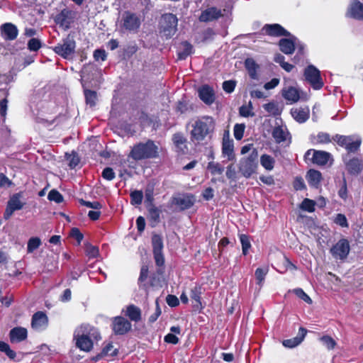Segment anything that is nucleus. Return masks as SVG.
I'll list each match as a JSON object with an SVG mask.
<instances>
[{
	"instance_id": "1",
	"label": "nucleus",
	"mask_w": 363,
	"mask_h": 363,
	"mask_svg": "<svg viewBox=\"0 0 363 363\" xmlns=\"http://www.w3.org/2000/svg\"><path fill=\"white\" fill-rule=\"evenodd\" d=\"M215 129V121L211 116H203L198 118L192 124L190 132L191 140L194 142L203 141L208 135L213 133Z\"/></svg>"
},
{
	"instance_id": "2",
	"label": "nucleus",
	"mask_w": 363,
	"mask_h": 363,
	"mask_svg": "<svg viewBox=\"0 0 363 363\" xmlns=\"http://www.w3.org/2000/svg\"><path fill=\"white\" fill-rule=\"evenodd\" d=\"M129 156L134 160L155 158L158 156V147L151 140L139 143L133 147Z\"/></svg>"
},
{
	"instance_id": "3",
	"label": "nucleus",
	"mask_w": 363,
	"mask_h": 363,
	"mask_svg": "<svg viewBox=\"0 0 363 363\" xmlns=\"http://www.w3.org/2000/svg\"><path fill=\"white\" fill-rule=\"evenodd\" d=\"M258 152L256 149H253L251 153L242 158L239 163V171L245 178L250 177L257 168Z\"/></svg>"
},
{
	"instance_id": "4",
	"label": "nucleus",
	"mask_w": 363,
	"mask_h": 363,
	"mask_svg": "<svg viewBox=\"0 0 363 363\" xmlns=\"http://www.w3.org/2000/svg\"><path fill=\"white\" fill-rule=\"evenodd\" d=\"M178 19L172 13H165L162 15L160 20V33L166 38H172L177 32Z\"/></svg>"
},
{
	"instance_id": "5",
	"label": "nucleus",
	"mask_w": 363,
	"mask_h": 363,
	"mask_svg": "<svg viewBox=\"0 0 363 363\" xmlns=\"http://www.w3.org/2000/svg\"><path fill=\"white\" fill-rule=\"evenodd\" d=\"M333 140L342 147H344L349 152L357 151L361 145V140L355 135H336Z\"/></svg>"
},
{
	"instance_id": "6",
	"label": "nucleus",
	"mask_w": 363,
	"mask_h": 363,
	"mask_svg": "<svg viewBox=\"0 0 363 363\" xmlns=\"http://www.w3.org/2000/svg\"><path fill=\"white\" fill-rule=\"evenodd\" d=\"M76 48L75 41L71 38H67L62 40L61 43L57 44L53 50L57 55L65 59L72 57Z\"/></svg>"
},
{
	"instance_id": "7",
	"label": "nucleus",
	"mask_w": 363,
	"mask_h": 363,
	"mask_svg": "<svg viewBox=\"0 0 363 363\" xmlns=\"http://www.w3.org/2000/svg\"><path fill=\"white\" fill-rule=\"evenodd\" d=\"M350 251L349 241L345 238L340 239L330 250V252L335 259H345Z\"/></svg>"
},
{
	"instance_id": "8",
	"label": "nucleus",
	"mask_w": 363,
	"mask_h": 363,
	"mask_svg": "<svg viewBox=\"0 0 363 363\" xmlns=\"http://www.w3.org/2000/svg\"><path fill=\"white\" fill-rule=\"evenodd\" d=\"M306 80L314 89H320L323 86L320 71L313 65L308 66L304 71Z\"/></svg>"
},
{
	"instance_id": "9",
	"label": "nucleus",
	"mask_w": 363,
	"mask_h": 363,
	"mask_svg": "<svg viewBox=\"0 0 363 363\" xmlns=\"http://www.w3.org/2000/svg\"><path fill=\"white\" fill-rule=\"evenodd\" d=\"M122 27L129 32H137L141 24L140 17L133 13L127 11L123 15Z\"/></svg>"
},
{
	"instance_id": "10",
	"label": "nucleus",
	"mask_w": 363,
	"mask_h": 363,
	"mask_svg": "<svg viewBox=\"0 0 363 363\" xmlns=\"http://www.w3.org/2000/svg\"><path fill=\"white\" fill-rule=\"evenodd\" d=\"M26 203L21 200V194L17 193L13 194L9 199L7 206L4 213L5 220H9L16 211L21 210L25 206Z\"/></svg>"
},
{
	"instance_id": "11",
	"label": "nucleus",
	"mask_w": 363,
	"mask_h": 363,
	"mask_svg": "<svg viewBox=\"0 0 363 363\" xmlns=\"http://www.w3.org/2000/svg\"><path fill=\"white\" fill-rule=\"evenodd\" d=\"M111 328L116 335H125L132 328L129 320L122 316H116L112 318Z\"/></svg>"
},
{
	"instance_id": "12",
	"label": "nucleus",
	"mask_w": 363,
	"mask_h": 363,
	"mask_svg": "<svg viewBox=\"0 0 363 363\" xmlns=\"http://www.w3.org/2000/svg\"><path fill=\"white\" fill-rule=\"evenodd\" d=\"M272 137L277 143L291 142L290 133L284 125L275 126L272 131Z\"/></svg>"
},
{
	"instance_id": "13",
	"label": "nucleus",
	"mask_w": 363,
	"mask_h": 363,
	"mask_svg": "<svg viewBox=\"0 0 363 363\" xmlns=\"http://www.w3.org/2000/svg\"><path fill=\"white\" fill-rule=\"evenodd\" d=\"M74 340L76 342V346L81 350L84 352H89L93 348V342L89 337H86L84 333L74 331Z\"/></svg>"
},
{
	"instance_id": "14",
	"label": "nucleus",
	"mask_w": 363,
	"mask_h": 363,
	"mask_svg": "<svg viewBox=\"0 0 363 363\" xmlns=\"http://www.w3.org/2000/svg\"><path fill=\"white\" fill-rule=\"evenodd\" d=\"M311 152H313L312 161L318 165H325L331 157L329 152L322 150H308L306 155H309Z\"/></svg>"
},
{
	"instance_id": "15",
	"label": "nucleus",
	"mask_w": 363,
	"mask_h": 363,
	"mask_svg": "<svg viewBox=\"0 0 363 363\" xmlns=\"http://www.w3.org/2000/svg\"><path fill=\"white\" fill-rule=\"evenodd\" d=\"M72 20V12L68 9L62 10L55 17V22L60 27L67 29Z\"/></svg>"
},
{
	"instance_id": "16",
	"label": "nucleus",
	"mask_w": 363,
	"mask_h": 363,
	"mask_svg": "<svg viewBox=\"0 0 363 363\" xmlns=\"http://www.w3.org/2000/svg\"><path fill=\"white\" fill-rule=\"evenodd\" d=\"M75 331L79 332V333H84L86 337H89L91 339L92 342L94 340H98L101 339V335L99 330L89 325V324H82L79 327H78Z\"/></svg>"
},
{
	"instance_id": "17",
	"label": "nucleus",
	"mask_w": 363,
	"mask_h": 363,
	"mask_svg": "<svg viewBox=\"0 0 363 363\" xmlns=\"http://www.w3.org/2000/svg\"><path fill=\"white\" fill-rule=\"evenodd\" d=\"M282 96L290 104L296 103L301 99L300 91L294 86H287L282 89Z\"/></svg>"
},
{
	"instance_id": "18",
	"label": "nucleus",
	"mask_w": 363,
	"mask_h": 363,
	"mask_svg": "<svg viewBox=\"0 0 363 363\" xmlns=\"http://www.w3.org/2000/svg\"><path fill=\"white\" fill-rule=\"evenodd\" d=\"M347 16L363 21V4L357 0L352 1L347 10Z\"/></svg>"
},
{
	"instance_id": "19",
	"label": "nucleus",
	"mask_w": 363,
	"mask_h": 363,
	"mask_svg": "<svg viewBox=\"0 0 363 363\" xmlns=\"http://www.w3.org/2000/svg\"><path fill=\"white\" fill-rule=\"evenodd\" d=\"M48 325V317L43 312L35 313L32 318L31 326L35 330H44Z\"/></svg>"
},
{
	"instance_id": "20",
	"label": "nucleus",
	"mask_w": 363,
	"mask_h": 363,
	"mask_svg": "<svg viewBox=\"0 0 363 363\" xmlns=\"http://www.w3.org/2000/svg\"><path fill=\"white\" fill-rule=\"evenodd\" d=\"M291 114L294 120L302 123L308 119L310 110L308 106L296 107L291 109Z\"/></svg>"
},
{
	"instance_id": "21",
	"label": "nucleus",
	"mask_w": 363,
	"mask_h": 363,
	"mask_svg": "<svg viewBox=\"0 0 363 363\" xmlns=\"http://www.w3.org/2000/svg\"><path fill=\"white\" fill-rule=\"evenodd\" d=\"M262 31L264 32V33L272 36L289 35V33L279 24H266L263 27Z\"/></svg>"
},
{
	"instance_id": "22",
	"label": "nucleus",
	"mask_w": 363,
	"mask_h": 363,
	"mask_svg": "<svg viewBox=\"0 0 363 363\" xmlns=\"http://www.w3.org/2000/svg\"><path fill=\"white\" fill-rule=\"evenodd\" d=\"M28 336V331L25 328L16 327L10 330L9 338L11 343H18L25 340Z\"/></svg>"
},
{
	"instance_id": "23",
	"label": "nucleus",
	"mask_w": 363,
	"mask_h": 363,
	"mask_svg": "<svg viewBox=\"0 0 363 363\" xmlns=\"http://www.w3.org/2000/svg\"><path fill=\"white\" fill-rule=\"evenodd\" d=\"M220 16H222V13L220 9L216 7H211L202 11L199 16V20L202 22H208L218 19Z\"/></svg>"
},
{
	"instance_id": "24",
	"label": "nucleus",
	"mask_w": 363,
	"mask_h": 363,
	"mask_svg": "<svg viewBox=\"0 0 363 363\" xmlns=\"http://www.w3.org/2000/svg\"><path fill=\"white\" fill-rule=\"evenodd\" d=\"M199 96L202 101L208 105L213 104L215 100L213 90L208 85H204L199 88Z\"/></svg>"
},
{
	"instance_id": "25",
	"label": "nucleus",
	"mask_w": 363,
	"mask_h": 363,
	"mask_svg": "<svg viewBox=\"0 0 363 363\" xmlns=\"http://www.w3.org/2000/svg\"><path fill=\"white\" fill-rule=\"evenodd\" d=\"M3 38L8 40H13L18 35V29L16 26L11 23H6L1 27Z\"/></svg>"
},
{
	"instance_id": "26",
	"label": "nucleus",
	"mask_w": 363,
	"mask_h": 363,
	"mask_svg": "<svg viewBox=\"0 0 363 363\" xmlns=\"http://www.w3.org/2000/svg\"><path fill=\"white\" fill-rule=\"evenodd\" d=\"M123 312L131 321L137 323L141 320V310L133 304L127 306L126 308L123 310Z\"/></svg>"
},
{
	"instance_id": "27",
	"label": "nucleus",
	"mask_w": 363,
	"mask_h": 363,
	"mask_svg": "<svg viewBox=\"0 0 363 363\" xmlns=\"http://www.w3.org/2000/svg\"><path fill=\"white\" fill-rule=\"evenodd\" d=\"M307 330L303 328H300L298 334L296 337L283 341V345L286 347L293 348L298 345L304 339Z\"/></svg>"
},
{
	"instance_id": "28",
	"label": "nucleus",
	"mask_w": 363,
	"mask_h": 363,
	"mask_svg": "<svg viewBox=\"0 0 363 363\" xmlns=\"http://www.w3.org/2000/svg\"><path fill=\"white\" fill-rule=\"evenodd\" d=\"M306 179L311 186L317 189L322 180V174L319 171L311 169L307 172Z\"/></svg>"
},
{
	"instance_id": "29",
	"label": "nucleus",
	"mask_w": 363,
	"mask_h": 363,
	"mask_svg": "<svg viewBox=\"0 0 363 363\" xmlns=\"http://www.w3.org/2000/svg\"><path fill=\"white\" fill-rule=\"evenodd\" d=\"M172 140L178 152H181L182 154L186 153L187 150L186 139L183 134L180 133L174 134Z\"/></svg>"
},
{
	"instance_id": "30",
	"label": "nucleus",
	"mask_w": 363,
	"mask_h": 363,
	"mask_svg": "<svg viewBox=\"0 0 363 363\" xmlns=\"http://www.w3.org/2000/svg\"><path fill=\"white\" fill-rule=\"evenodd\" d=\"M194 199L191 195H183L174 199V203L182 210L191 208L194 205Z\"/></svg>"
},
{
	"instance_id": "31",
	"label": "nucleus",
	"mask_w": 363,
	"mask_h": 363,
	"mask_svg": "<svg viewBox=\"0 0 363 363\" xmlns=\"http://www.w3.org/2000/svg\"><path fill=\"white\" fill-rule=\"evenodd\" d=\"M245 66L250 77L253 79H257L258 74L257 71L259 68V65L255 62V61L252 58H247L245 61Z\"/></svg>"
},
{
	"instance_id": "32",
	"label": "nucleus",
	"mask_w": 363,
	"mask_h": 363,
	"mask_svg": "<svg viewBox=\"0 0 363 363\" xmlns=\"http://www.w3.org/2000/svg\"><path fill=\"white\" fill-rule=\"evenodd\" d=\"M280 50L286 55L292 54L295 50V42L291 39L283 38L279 41Z\"/></svg>"
},
{
	"instance_id": "33",
	"label": "nucleus",
	"mask_w": 363,
	"mask_h": 363,
	"mask_svg": "<svg viewBox=\"0 0 363 363\" xmlns=\"http://www.w3.org/2000/svg\"><path fill=\"white\" fill-rule=\"evenodd\" d=\"M222 153L224 156L228 157V160H234V146L232 140H223L222 145Z\"/></svg>"
},
{
	"instance_id": "34",
	"label": "nucleus",
	"mask_w": 363,
	"mask_h": 363,
	"mask_svg": "<svg viewBox=\"0 0 363 363\" xmlns=\"http://www.w3.org/2000/svg\"><path fill=\"white\" fill-rule=\"evenodd\" d=\"M261 165L268 171H271L274 169L275 160L270 155L264 154L260 157Z\"/></svg>"
},
{
	"instance_id": "35",
	"label": "nucleus",
	"mask_w": 363,
	"mask_h": 363,
	"mask_svg": "<svg viewBox=\"0 0 363 363\" xmlns=\"http://www.w3.org/2000/svg\"><path fill=\"white\" fill-rule=\"evenodd\" d=\"M263 108L268 113L273 116L280 115L282 111L278 104L274 101L264 104Z\"/></svg>"
},
{
	"instance_id": "36",
	"label": "nucleus",
	"mask_w": 363,
	"mask_h": 363,
	"mask_svg": "<svg viewBox=\"0 0 363 363\" xmlns=\"http://www.w3.org/2000/svg\"><path fill=\"white\" fill-rule=\"evenodd\" d=\"M201 293H202L201 287L200 286H195L191 290L190 297L195 302L194 306L196 307L201 306Z\"/></svg>"
},
{
	"instance_id": "37",
	"label": "nucleus",
	"mask_w": 363,
	"mask_h": 363,
	"mask_svg": "<svg viewBox=\"0 0 363 363\" xmlns=\"http://www.w3.org/2000/svg\"><path fill=\"white\" fill-rule=\"evenodd\" d=\"M312 142L315 144H328L331 142V139L328 133L320 132L313 137Z\"/></svg>"
},
{
	"instance_id": "38",
	"label": "nucleus",
	"mask_w": 363,
	"mask_h": 363,
	"mask_svg": "<svg viewBox=\"0 0 363 363\" xmlns=\"http://www.w3.org/2000/svg\"><path fill=\"white\" fill-rule=\"evenodd\" d=\"M41 245V240L38 237H33L30 238L27 244V251L28 253L33 252L38 249Z\"/></svg>"
},
{
	"instance_id": "39",
	"label": "nucleus",
	"mask_w": 363,
	"mask_h": 363,
	"mask_svg": "<svg viewBox=\"0 0 363 363\" xmlns=\"http://www.w3.org/2000/svg\"><path fill=\"white\" fill-rule=\"evenodd\" d=\"M182 48L183 50L179 52V58L181 60H184L192 52L193 47L189 43L184 42L182 43Z\"/></svg>"
},
{
	"instance_id": "40",
	"label": "nucleus",
	"mask_w": 363,
	"mask_h": 363,
	"mask_svg": "<svg viewBox=\"0 0 363 363\" xmlns=\"http://www.w3.org/2000/svg\"><path fill=\"white\" fill-rule=\"evenodd\" d=\"M152 243L153 247V252H162L163 242L160 235H154L152 238Z\"/></svg>"
},
{
	"instance_id": "41",
	"label": "nucleus",
	"mask_w": 363,
	"mask_h": 363,
	"mask_svg": "<svg viewBox=\"0 0 363 363\" xmlns=\"http://www.w3.org/2000/svg\"><path fill=\"white\" fill-rule=\"evenodd\" d=\"M84 95L86 98V102L87 104H89L91 106H94L96 105L97 100V94L96 91L91 90H85Z\"/></svg>"
},
{
	"instance_id": "42",
	"label": "nucleus",
	"mask_w": 363,
	"mask_h": 363,
	"mask_svg": "<svg viewBox=\"0 0 363 363\" xmlns=\"http://www.w3.org/2000/svg\"><path fill=\"white\" fill-rule=\"evenodd\" d=\"M207 169L213 175L221 174L224 170L223 167L219 163L214 162H208Z\"/></svg>"
},
{
	"instance_id": "43",
	"label": "nucleus",
	"mask_w": 363,
	"mask_h": 363,
	"mask_svg": "<svg viewBox=\"0 0 363 363\" xmlns=\"http://www.w3.org/2000/svg\"><path fill=\"white\" fill-rule=\"evenodd\" d=\"M130 202L133 205H140L142 203L143 194L142 191L135 190L130 193Z\"/></svg>"
},
{
	"instance_id": "44",
	"label": "nucleus",
	"mask_w": 363,
	"mask_h": 363,
	"mask_svg": "<svg viewBox=\"0 0 363 363\" xmlns=\"http://www.w3.org/2000/svg\"><path fill=\"white\" fill-rule=\"evenodd\" d=\"M268 273V267L265 268H257L255 271V277L257 280V284L260 286H262V283L265 279L267 274Z\"/></svg>"
},
{
	"instance_id": "45",
	"label": "nucleus",
	"mask_w": 363,
	"mask_h": 363,
	"mask_svg": "<svg viewBox=\"0 0 363 363\" xmlns=\"http://www.w3.org/2000/svg\"><path fill=\"white\" fill-rule=\"evenodd\" d=\"M0 351L4 352L11 359L16 357V352L11 349L7 343L2 341H0Z\"/></svg>"
},
{
	"instance_id": "46",
	"label": "nucleus",
	"mask_w": 363,
	"mask_h": 363,
	"mask_svg": "<svg viewBox=\"0 0 363 363\" xmlns=\"http://www.w3.org/2000/svg\"><path fill=\"white\" fill-rule=\"evenodd\" d=\"M118 353V349L115 348L112 343H108L102 350V356L113 357Z\"/></svg>"
},
{
	"instance_id": "47",
	"label": "nucleus",
	"mask_w": 363,
	"mask_h": 363,
	"mask_svg": "<svg viewBox=\"0 0 363 363\" xmlns=\"http://www.w3.org/2000/svg\"><path fill=\"white\" fill-rule=\"evenodd\" d=\"M239 113L242 117L253 116L255 113L252 112V106L251 102L248 105H243L239 109Z\"/></svg>"
},
{
	"instance_id": "48",
	"label": "nucleus",
	"mask_w": 363,
	"mask_h": 363,
	"mask_svg": "<svg viewBox=\"0 0 363 363\" xmlns=\"http://www.w3.org/2000/svg\"><path fill=\"white\" fill-rule=\"evenodd\" d=\"M148 212L150 220L152 222L158 223L161 213L160 210L157 207L152 206L149 208Z\"/></svg>"
},
{
	"instance_id": "49",
	"label": "nucleus",
	"mask_w": 363,
	"mask_h": 363,
	"mask_svg": "<svg viewBox=\"0 0 363 363\" xmlns=\"http://www.w3.org/2000/svg\"><path fill=\"white\" fill-rule=\"evenodd\" d=\"M48 199L51 201L56 202L57 203H60L63 201L62 195L55 189H52L49 192Z\"/></svg>"
},
{
	"instance_id": "50",
	"label": "nucleus",
	"mask_w": 363,
	"mask_h": 363,
	"mask_svg": "<svg viewBox=\"0 0 363 363\" xmlns=\"http://www.w3.org/2000/svg\"><path fill=\"white\" fill-rule=\"evenodd\" d=\"M301 208L308 212H313L315 211V202L313 200L305 199L301 205Z\"/></svg>"
},
{
	"instance_id": "51",
	"label": "nucleus",
	"mask_w": 363,
	"mask_h": 363,
	"mask_svg": "<svg viewBox=\"0 0 363 363\" xmlns=\"http://www.w3.org/2000/svg\"><path fill=\"white\" fill-rule=\"evenodd\" d=\"M240 242L242 244V253L245 255L248 252V250L251 247L249 238L245 235L240 236Z\"/></svg>"
},
{
	"instance_id": "52",
	"label": "nucleus",
	"mask_w": 363,
	"mask_h": 363,
	"mask_svg": "<svg viewBox=\"0 0 363 363\" xmlns=\"http://www.w3.org/2000/svg\"><path fill=\"white\" fill-rule=\"evenodd\" d=\"M245 125L244 124H235L234 126V137L236 140H241L243 137L244 131H245Z\"/></svg>"
},
{
	"instance_id": "53",
	"label": "nucleus",
	"mask_w": 363,
	"mask_h": 363,
	"mask_svg": "<svg viewBox=\"0 0 363 363\" xmlns=\"http://www.w3.org/2000/svg\"><path fill=\"white\" fill-rule=\"evenodd\" d=\"M347 167L352 173H358L361 171V165L358 160H351L347 163Z\"/></svg>"
},
{
	"instance_id": "54",
	"label": "nucleus",
	"mask_w": 363,
	"mask_h": 363,
	"mask_svg": "<svg viewBox=\"0 0 363 363\" xmlns=\"http://www.w3.org/2000/svg\"><path fill=\"white\" fill-rule=\"evenodd\" d=\"M41 42L37 38H31L28 43V48L30 51H38L41 48Z\"/></svg>"
},
{
	"instance_id": "55",
	"label": "nucleus",
	"mask_w": 363,
	"mask_h": 363,
	"mask_svg": "<svg viewBox=\"0 0 363 363\" xmlns=\"http://www.w3.org/2000/svg\"><path fill=\"white\" fill-rule=\"evenodd\" d=\"M294 293L303 301L306 302L307 303H311V298L303 291V289L298 288L294 290Z\"/></svg>"
},
{
	"instance_id": "56",
	"label": "nucleus",
	"mask_w": 363,
	"mask_h": 363,
	"mask_svg": "<svg viewBox=\"0 0 363 363\" xmlns=\"http://www.w3.org/2000/svg\"><path fill=\"white\" fill-rule=\"evenodd\" d=\"M86 253L89 257H96L99 255V249L96 246L86 245Z\"/></svg>"
},
{
	"instance_id": "57",
	"label": "nucleus",
	"mask_w": 363,
	"mask_h": 363,
	"mask_svg": "<svg viewBox=\"0 0 363 363\" xmlns=\"http://www.w3.org/2000/svg\"><path fill=\"white\" fill-rule=\"evenodd\" d=\"M335 223L341 227L347 228L348 227V223L347 218L345 215L342 213H338L335 218Z\"/></svg>"
},
{
	"instance_id": "58",
	"label": "nucleus",
	"mask_w": 363,
	"mask_h": 363,
	"mask_svg": "<svg viewBox=\"0 0 363 363\" xmlns=\"http://www.w3.org/2000/svg\"><path fill=\"white\" fill-rule=\"evenodd\" d=\"M236 83L233 80L225 81L223 83V89L227 93H232L235 88Z\"/></svg>"
},
{
	"instance_id": "59",
	"label": "nucleus",
	"mask_w": 363,
	"mask_h": 363,
	"mask_svg": "<svg viewBox=\"0 0 363 363\" xmlns=\"http://www.w3.org/2000/svg\"><path fill=\"white\" fill-rule=\"evenodd\" d=\"M323 344L329 350L333 349L335 346V341L329 336H323L320 339Z\"/></svg>"
},
{
	"instance_id": "60",
	"label": "nucleus",
	"mask_w": 363,
	"mask_h": 363,
	"mask_svg": "<svg viewBox=\"0 0 363 363\" xmlns=\"http://www.w3.org/2000/svg\"><path fill=\"white\" fill-rule=\"evenodd\" d=\"M102 177L108 181H111L115 178V172L112 168L106 167L102 172Z\"/></svg>"
},
{
	"instance_id": "61",
	"label": "nucleus",
	"mask_w": 363,
	"mask_h": 363,
	"mask_svg": "<svg viewBox=\"0 0 363 363\" xmlns=\"http://www.w3.org/2000/svg\"><path fill=\"white\" fill-rule=\"evenodd\" d=\"M155 305H156L155 312L152 315H151L149 318V322H150V323L155 322L157 320V319L159 318V316L161 315V313H162L161 308L159 306L158 300H156Z\"/></svg>"
},
{
	"instance_id": "62",
	"label": "nucleus",
	"mask_w": 363,
	"mask_h": 363,
	"mask_svg": "<svg viewBox=\"0 0 363 363\" xmlns=\"http://www.w3.org/2000/svg\"><path fill=\"white\" fill-rule=\"evenodd\" d=\"M81 203L84 206H85L88 208L95 209V210H99L102 208L101 203L99 201L91 202V201H86L82 200Z\"/></svg>"
},
{
	"instance_id": "63",
	"label": "nucleus",
	"mask_w": 363,
	"mask_h": 363,
	"mask_svg": "<svg viewBox=\"0 0 363 363\" xmlns=\"http://www.w3.org/2000/svg\"><path fill=\"white\" fill-rule=\"evenodd\" d=\"M166 301L167 304L171 307H175L179 304L178 298L174 295H168L166 297Z\"/></svg>"
},
{
	"instance_id": "64",
	"label": "nucleus",
	"mask_w": 363,
	"mask_h": 363,
	"mask_svg": "<svg viewBox=\"0 0 363 363\" xmlns=\"http://www.w3.org/2000/svg\"><path fill=\"white\" fill-rule=\"evenodd\" d=\"M154 258L157 266H162L164 263V258L162 252H155Z\"/></svg>"
}]
</instances>
